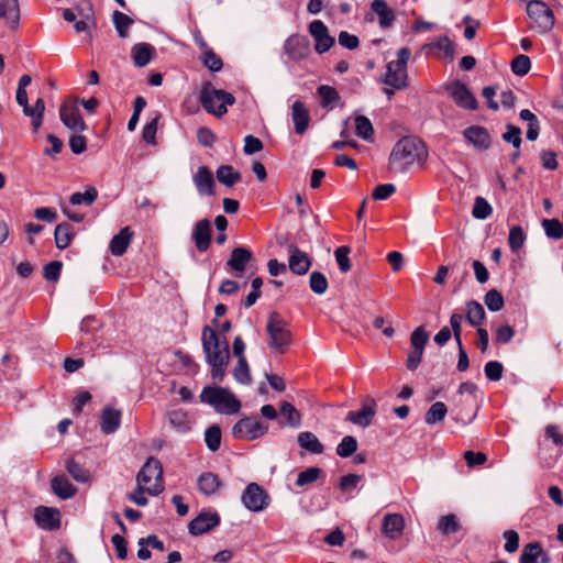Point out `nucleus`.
<instances>
[{
  "label": "nucleus",
  "mask_w": 563,
  "mask_h": 563,
  "mask_svg": "<svg viewBox=\"0 0 563 563\" xmlns=\"http://www.w3.org/2000/svg\"><path fill=\"white\" fill-rule=\"evenodd\" d=\"M428 157L424 143L417 137H402L394 146L389 156V169L406 173L415 163H423Z\"/></svg>",
  "instance_id": "2"
},
{
  "label": "nucleus",
  "mask_w": 563,
  "mask_h": 563,
  "mask_svg": "<svg viewBox=\"0 0 563 563\" xmlns=\"http://www.w3.org/2000/svg\"><path fill=\"white\" fill-rule=\"evenodd\" d=\"M504 366L498 361H489L484 366V373L487 379L497 382L503 377Z\"/></svg>",
  "instance_id": "56"
},
{
  "label": "nucleus",
  "mask_w": 563,
  "mask_h": 563,
  "mask_svg": "<svg viewBox=\"0 0 563 563\" xmlns=\"http://www.w3.org/2000/svg\"><path fill=\"white\" fill-rule=\"evenodd\" d=\"M467 320L470 321V323L473 327H478V329H477V334H478L477 345L482 352H485L488 346L489 336H488V332L485 329L481 328L482 321L484 319H467Z\"/></svg>",
  "instance_id": "58"
},
{
  "label": "nucleus",
  "mask_w": 563,
  "mask_h": 563,
  "mask_svg": "<svg viewBox=\"0 0 563 563\" xmlns=\"http://www.w3.org/2000/svg\"><path fill=\"white\" fill-rule=\"evenodd\" d=\"M300 448L307 450L311 454H321L324 451L323 444L319 441L317 435L310 431H303L297 438Z\"/></svg>",
  "instance_id": "32"
},
{
  "label": "nucleus",
  "mask_w": 563,
  "mask_h": 563,
  "mask_svg": "<svg viewBox=\"0 0 563 563\" xmlns=\"http://www.w3.org/2000/svg\"><path fill=\"white\" fill-rule=\"evenodd\" d=\"M493 212L492 206L482 197H477L474 201L472 214L475 219L484 220Z\"/></svg>",
  "instance_id": "49"
},
{
  "label": "nucleus",
  "mask_w": 563,
  "mask_h": 563,
  "mask_svg": "<svg viewBox=\"0 0 563 563\" xmlns=\"http://www.w3.org/2000/svg\"><path fill=\"white\" fill-rule=\"evenodd\" d=\"M55 244L59 250L66 249L74 239V229L68 222H63L56 225L55 232Z\"/></svg>",
  "instance_id": "33"
},
{
  "label": "nucleus",
  "mask_w": 563,
  "mask_h": 563,
  "mask_svg": "<svg viewBox=\"0 0 563 563\" xmlns=\"http://www.w3.org/2000/svg\"><path fill=\"white\" fill-rule=\"evenodd\" d=\"M526 241V234L520 225H514L509 230L508 245L512 253L519 254Z\"/></svg>",
  "instance_id": "39"
},
{
  "label": "nucleus",
  "mask_w": 563,
  "mask_h": 563,
  "mask_svg": "<svg viewBox=\"0 0 563 563\" xmlns=\"http://www.w3.org/2000/svg\"><path fill=\"white\" fill-rule=\"evenodd\" d=\"M350 252L351 249L349 246H340L334 252L336 263L342 273H347L351 269V263L349 258Z\"/></svg>",
  "instance_id": "57"
},
{
  "label": "nucleus",
  "mask_w": 563,
  "mask_h": 563,
  "mask_svg": "<svg viewBox=\"0 0 563 563\" xmlns=\"http://www.w3.org/2000/svg\"><path fill=\"white\" fill-rule=\"evenodd\" d=\"M155 48L148 43H137L132 48V58L137 67L146 66L151 59Z\"/></svg>",
  "instance_id": "31"
},
{
  "label": "nucleus",
  "mask_w": 563,
  "mask_h": 563,
  "mask_svg": "<svg viewBox=\"0 0 563 563\" xmlns=\"http://www.w3.org/2000/svg\"><path fill=\"white\" fill-rule=\"evenodd\" d=\"M371 9L378 15L379 26L382 29H388L393 25L395 21V14L385 0L372 1Z\"/></svg>",
  "instance_id": "28"
},
{
  "label": "nucleus",
  "mask_w": 563,
  "mask_h": 563,
  "mask_svg": "<svg viewBox=\"0 0 563 563\" xmlns=\"http://www.w3.org/2000/svg\"><path fill=\"white\" fill-rule=\"evenodd\" d=\"M199 398L221 415H234L241 409V401L228 388L205 386Z\"/></svg>",
  "instance_id": "3"
},
{
  "label": "nucleus",
  "mask_w": 563,
  "mask_h": 563,
  "mask_svg": "<svg viewBox=\"0 0 563 563\" xmlns=\"http://www.w3.org/2000/svg\"><path fill=\"white\" fill-rule=\"evenodd\" d=\"M309 33L314 40V49L319 54L328 52L335 43L329 34L327 25L321 20H314L309 24Z\"/></svg>",
  "instance_id": "13"
},
{
  "label": "nucleus",
  "mask_w": 563,
  "mask_h": 563,
  "mask_svg": "<svg viewBox=\"0 0 563 563\" xmlns=\"http://www.w3.org/2000/svg\"><path fill=\"white\" fill-rule=\"evenodd\" d=\"M211 223L208 219L198 221L192 231V240L199 252H206L211 243Z\"/></svg>",
  "instance_id": "21"
},
{
  "label": "nucleus",
  "mask_w": 563,
  "mask_h": 563,
  "mask_svg": "<svg viewBox=\"0 0 563 563\" xmlns=\"http://www.w3.org/2000/svg\"><path fill=\"white\" fill-rule=\"evenodd\" d=\"M203 65L211 71H220L223 67L222 59L212 49L203 52L202 58Z\"/></svg>",
  "instance_id": "55"
},
{
  "label": "nucleus",
  "mask_w": 563,
  "mask_h": 563,
  "mask_svg": "<svg viewBox=\"0 0 563 563\" xmlns=\"http://www.w3.org/2000/svg\"><path fill=\"white\" fill-rule=\"evenodd\" d=\"M287 251L289 269L296 275H305L311 266V258L294 243L287 246Z\"/></svg>",
  "instance_id": "18"
},
{
  "label": "nucleus",
  "mask_w": 563,
  "mask_h": 563,
  "mask_svg": "<svg viewBox=\"0 0 563 563\" xmlns=\"http://www.w3.org/2000/svg\"><path fill=\"white\" fill-rule=\"evenodd\" d=\"M241 498L243 505L254 512L262 511L269 505L268 494L256 483L249 484Z\"/></svg>",
  "instance_id": "10"
},
{
  "label": "nucleus",
  "mask_w": 563,
  "mask_h": 563,
  "mask_svg": "<svg viewBox=\"0 0 563 563\" xmlns=\"http://www.w3.org/2000/svg\"><path fill=\"white\" fill-rule=\"evenodd\" d=\"M321 474V468L311 466L297 475L296 485L302 487L307 484L316 482Z\"/></svg>",
  "instance_id": "53"
},
{
  "label": "nucleus",
  "mask_w": 563,
  "mask_h": 563,
  "mask_svg": "<svg viewBox=\"0 0 563 563\" xmlns=\"http://www.w3.org/2000/svg\"><path fill=\"white\" fill-rule=\"evenodd\" d=\"M0 19H7L12 30L20 26V5L18 0H0Z\"/></svg>",
  "instance_id": "24"
},
{
  "label": "nucleus",
  "mask_w": 563,
  "mask_h": 563,
  "mask_svg": "<svg viewBox=\"0 0 563 563\" xmlns=\"http://www.w3.org/2000/svg\"><path fill=\"white\" fill-rule=\"evenodd\" d=\"M217 179L225 185L227 187H232L234 184L241 180L242 175L240 172L234 170L230 165H221L218 167L216 172Z\"/></svg>",
  "instance_id": "35"
},
{
  "label": "nucleus",
  "mask_w": 563,
  "mask_h": 563,
  "mask_svg": "<svg viewBox=\"0 0 563 563\" xmlns=\"http://www.w3.org/2000/svg\"><path fill=\"white\" fill-rule=\"evenodd\" d=\"M339 44L350 51L358 47L360 40L356 35L351 34L346 31H341L338 36Z\"/></svg>",
  "instance_id": "60"
},
{
  "label": "nucleus",
  "mask_w": 563,
  "mask_h": 563,
  "mask_svg": "<svg viewBox=\"0 0 563 563\" xmlns=\"http://www.w3.org/2000/svg\"><path fill=\"white\" fill-rule=\"evenodd\" d=\"M357 450V441L352 435H345L336 446V454L341 457H349Z\"/></svg>",
  "instance_id": "48"
},
{
  "label": "nucleus",
  "mask_w": 563,
  "mask_h": 563,
  "mask_svg": "<svg viewBox=\"0 0 563 563\" xmlns=\"http://www.w3.org/2000/svg\"><path fill=\"white\" fill-rule=\"evenodd\" d=\"M205 442L211 452L219 450L221 445V429L219 426L213 424L206 430Z\"/></svg>",
  "instance_id": "45"
},
{
  "label": "nucleus",
  "mask_w": 563,
  "mask_h": 563,
  "mask_svg": "<svg viewBox=\"0 0 563 563\" xmlns=\"http://www.w3.org/2000/svg\"><path fill=\"white\" fill-rule=\"evenodd\" d=\"M430 47L440 51L442 53V58L449 62L454 59V44L446 35L438 37L433 43L430 44Z\"/></svg>",
  "instance_id": "37"
},
{
  "label": "nucleus",
  "mask_w": 563,
  "mask_h": 563,
  "mask_svg": "<svg viewBox=\"0 0 563 563\" xmlns=\"http://www.w3.org/2000/svg\"><path fill=\"white\" fill-rule=\"evenodd\" d=\"M448 409L444 402L437 401L434 402L424 416V421L429 426H433L440 421H442L446 416Z\"/></svg>",
  "instance_id": "40"
},
{
  "label": "nucleus",
  "mask_w": 563,
  "mask_h": 563,
  "mask_svg": "<svg viewBox=\"0 0 563 563\" xmlns=\"http://www.w3.org/2000/svg\"><path fill=\"white\" fill-rule=\"evenodd\" d=\"M310 288L314 294L322 295L328 289V280L324 274L312 272L310 275Z\"/></svg>",
  "instance_id": "54"
},
{
  "label": "nucleus",
  "mask_w": 563,
  "mask_h": 563,
  "mask_svg": "<svg viewBox=\"0 0 563 563\" xmlns=\"http://www.w3.org/2000/svg\"><path fill=\"white\" fill-rule=\"evenodd\" d=\"M122 412L110 406H106L100 416V429L104 434L114 433L121 424Z\"/></svg>",
  "instance_id": "22"
},
{
  "label": "nucleus",
  "mask_w": 563,
  "mask_h": 563,
  "mask_svg": "<svg viewBox=\"0 0 563 563\" xmlns=\"http://www.w3.org/2000/svg\"><path fill=\"white\" fill-rule=\"evenodd\" d=\"M354 121H355V134L365 141L372 140L373 134H374V129H373V124L369 121V119L366 118L365 115H356Z\"/></svg>",
  "instance_id": "41"
},
{
  "label": "nucleus",
  "mask_w": 563,
  "mask_h": 563,
  "mask_svg": "<svg viewBox=\"0 0 563 563\" xmlns=\"http://www.w3.org/2000/svg\"><path fill=\"white\" fill-rule=\"evenodd\" d=\"M252 260V252L243 246L235 247L231 252V256L227 262L233 271L242 273L246 268V264Z\"/></svg>",
  "instance_id": "27"
},
{
  "label": "nucleus",
  "mask_w": 563,
  "mask_h": 563,
  "mask_svg": "<svg viewBox=\"0 0 563 563\" xmlns=\"http://www.w3.org/2000/svg\"><path fill=\"white\" fill-rule=\"evenodd\" d=\"M262 148H263V143L258 137H255L253 135H246L244 137L243 151L246 155H252L254 153H257V152L262 151Z\"/></svg>",
  "instance_id": "64"
},
{
  "label": "nucleus",
  "mask_w": 563,
  "mask_h": 563,
  "mask_svg": "<svg viewBox=\"0 0 563 563\" xmlns=\"http://www.w3.org/2000/svg\"><path fill=\"white\" fill-rule=\"evenodd\" d=\"M202 347L207 363L211 366V378L221 383L230 360L229 343L206 325L202 330Z\"/></svg>",
  "instance_id": "1"
},
{
  "label": "nucleus",
  "mask_w": 563,
  "mask_h": 563,
  "mask_svg": "<svg viewBox=\"0 0 563 563\" xmlns=\"http://www.w3.org/2000/svg\"><path fill=\"white\" fill-rule=\"evenodd\" d=\"M279 412L286 418L285 424L291 428H298L300 426V413L290 402L283 401L279 406ZM280 424H284V422L280 421Z\"/></svg>",
  "instance_id": "36"
},
{
  "label": "nucleus",
  "mask_w": 563,
  "mask_h": 563,
  "mask_svg": "<svg viewBox=\"0 0 563 563\" xmlns=\"http://www.w3.org/2000/svg\"><path fill=\"white\" fill-rule=\"evenodd\" d=\"M268 432V424L257 417H244L232 428V435L239 440L253 441L263 438Z\"/></svg>",
  "instance_id": "9"
},
{
  "label": "nucleus",
  "mask_w": 563,
  "mask_h": 563,
  "mask_svg": "<svg viewBox=\"0 0 563 563\" xmlns=\"http://www.w3.org/2000/svg\"><path fill=\"white\" fill-rule=\"evenodd\" d=\"M167 419L169 426L179 433H185L190 429V421L188 419V415L184 410L178 409L169 411Z\"/></svg>",
  "instance_id": "34"
},
{
  "label": "nucleus",
  "mask_w": 563,
  "mask_h": 563,
  "mask_svg": "<svg viewBox=\"0 0 563 563\" xmlns=\"http://www.w3.org/2000/svg\"><path fill=\"white\" fill-rule=\"evenodd\" d=\"M199 492L205 496H211L219 492L221 482L217 474L211 472L202 473L198 478Z\"/></svg>",
  "instance_id": "29"
},
{
  "label": "nucleus",
  "mask_w": 563,
  "mask_h": 563,
  "mask_svg": "<svg viewBox=\"0 0 563 563\" xmlns=\"http://www.w3.org/2000/svg\"><path fill=\"white\" fill-rule=\"evenodd\" d=\"M97 198H98L97 189L95 187L89 186V187H87L85 192H74L70 196L69 201L74 206H78V205L90 206L96 201Z\"/></svg>",
  "instance_id": "42"
},
{
  "label": "nucleus",
  "mask_w": 563,
  "mask_h": 563,
  "mask_svg": "<svg viewBox=\"0 0 563 563\" xmlns=\"http://www.w3.org/2000/svg\"><path fill=\"white\" fill-rule=\"evenodd\" d=\"M464 139L478 151H486L490 146V137L483 126L472 125L463 131Z\"/></svg>",
  "instance_id": "20"
},
{
  "label": "nucleus",
  "mask_w": 563,
  "mask_h": 563,
  "mask_svg": "<svg viewBox=\"0 0 563 563\" xmlns=\"http://www.w3.org/2000/svg\"><path fill=\"white\" fill-rule=\"evenodd\" d=\"M62 271V263L58 261H53L46 264L43 268V274L45 279L49 282H56L59 278Z\"/></svg>",
  "instance_id": "62"
},
{
  "label": "nucleus",
  "mask_w": 563,
  "mask_h": 563,
  "mask_svg": "<svg viewBox=\"0 0 563 563\" xmlns=\"http://www.w3.org/2000/svg\"><path fill=\"white\" fill-rule=\"evenodd\" d=\"M284 52L294 62L305 59L310 54L309 40L303 35H290L284 43Z\"/></svg>",
  "instance_id": "12"
},
{
  "label": "nucleus",
  "mask_w": 563,
  "mask_h": 563,
  "mask_svg": "<svg viewBox=\"0 0 563 563\" xmlns=\"http://www.w3.org/2000/svg\"><path fill=\"white\" fill-rule=\"evenodd\" d=\"M199 101L202 108L216 117H222L228 112L227 107L235 102L232 93L217 89L210 81H206L200 90Z\"/></svg>",
  "instance_id": "4"
},
{
  "label": "nucleus",
  "mask_w": 563,
  "mask_h": 563,
  "mask_svg": "<svg viewBox=\"0 0 563 563\" xmlns=\"http://www.w3.org/2000/svg\"><path fill=\"white\" fill-rule=\"evenodd\" d=\"M429 341V332L423 327H418L410 336L411 347L415 350L424 351V346Z\"/></svg>",
  "instance_id": "51"
},
{
  "label": "nucleus",
  "mask_w": 563,
  "mask_h": 563,
  "mask_svg": "<svg viewBox=\"0 0 563 563\" xmlns=\"http://www.w3.org/2000/svg\"><path fill=\"white\" fill-rule=\"evenodd\" d=\"M51 486L54 494L60 499H69L77 492L76 487L64 475L52 478Z\"/></svg>",
  "instance_id": "30"
},
{
  "label": "nucleus",
  "mask_w": 563,
  "mask_h": 563,
  "mask_svg": "<svg viewBox=\"0 0 563 563\" xmlns=\"http://www.w3.org/2000/svg\"><path fill=\"white\" fill-rule=\"evenodd\" d=\"M530 563H550V556L539 543H530Z\"/></svg>",
  "instance_id": "59"
},
{
  "label": "nucleus",
  "mask_w": 563,
  "mask_h": 563,
  "mask_svg": "<svg viewBox=\"0 0 563 563\" xmlns=\"http://www.w3.org/2000/svg\"><path fill=\"white\" fill-rule=\"evenodd\" d=\"M66 470L76 482L86 483L89 479V473L74 459L67 460Z\"/></svg>",
  "instance_id": "47"
},
{
  "label": "nucleus",
  "mask_w": 563,
  "mask_h": 563,
  "mask_svg": "<svg viewBox=\"0 0 563 563\" xmlns=\"http://www.w3.org/2000/svg\"><path fill=\"white\" fill-rule=\"evenodd\" d=\"M554 23V13L545 2L530 0V30L534 29L544 34L553 29Z\"/></svg>",
  "instance_id": "8"
},
{
  "label": "nucleus",
  "mask_w": 563,
  "mask_h": 563,
  "mask_svg": "<svg viewBox=\"0 0 563 563\" xmlns=\"http://www.w3.org/2000/svg\"><path fill=\"white\" fill-rule=\"evenodd\" d=\"M220 523V517L216 511H202L188 525V531L192 536H201Z\"/></svg>",
  "instance_id": "15"
},
{
  "label": "nucleus",
  "mask_w": 563,
  "mask_h": 563,
  "mask_svg": "<svg viewBox=\"0 0 563 563\" xmlns=\"http://www.w3.org/2000/svg\"><path fill=\"white\" fill-rule=\"evenodd\" d=\"M438 529L443 534H453L459 531L460 525L457 523L456 517L450 514L440 518Z\"/></svg>",
  "instance_id": "50"
},
{
  "label": "nucleus",
  "mask_w": 563,
  "mask_h": 563,
  "mask_svg": "<svg viewBox=\"0 0 563 563\" xmlns=\"http://www.w3.org/2000/svg\"><path fill=\"white\" fill-rule=\"evenodd\" d=\"M233 377L242 385H250L252 383L250 367L245 357H240V360H238L233 369Z\"/></svg>",
  "instance_id": "43"
},
{
  "label": "nucleus",
  "mask_w": 563,
  "mask_h": 563,
  "mask_svg": "<svg viewBox=\"0 0 563 563\" xmlns=\"http://www.w3.org/2000/svg\"><path fill=\"white\" fill-rule=\"evenodd\" d=\"M484 302L492 312H497L504 307V297L498 290L492 289L486 292Z\"/></svg>",
  "instance_id": "52"
},
{
  "label": "nucleus",
  "mask_w": 563,
  "mask_h": 563,
  "mask_svg": "<svg viewBox=\"0 0 563 563\" xmlns=\"http://www.w3.org/2000/svg\"><path fill=\"white\" fill-rule=\"evenodd\" d=\"M541 165L544 169L554 170L558 168L556 153L551 150H543L540 153Z\"/></svg>",
  "instance_id": "61"
},
{
  "label": "nucleus",
  "mask_w": 563,
  "mask_h": 563,
  "mask_svg": "<svg viewBox=\"0 0 563 563\" xmlns=\"http://www.w3.org/2000/svg\"><path fill=\"white\" fill-rule=\"evenodd\" d=\"M542 227L550 239L560 240L563 238V225L559 219H543Z\"/></svg>",
  "instance_id": "46"
},
{
  "label": "nucleus",
  "mask_w": 563,
  "mask_h": 563,
  "mask_svg": "<svg viewBox=\"0 0 563 563\" xmlns=\"http://www.w3.org/2000/svg\"><path fill=\"white\" fill-rule=\"evenodd\" d=\"M192 181L199 195L214 196V179L209 167L200 166L192 176Z\"/></svg>",
  "instance_id": "19"
},
{
  "label": "nucleus",
  "mask_w": 563,
  "mask_h": 563,
  "mask_svg": "<svg viewBox=\"0 0 563 563\" xmlns=\"http://www.w3.org/2000/svg\"><path fill=\"white\" fill-rule=\"evenodd\" d=\"M158 119L159 115H155L143 129V140L148 144H155Z\"/></svg>",
  "instance_id": "63"
},
{
  "label": "nucleus",
  "mask_w": 563,
  "mask_h": 563,
  "mask_svg": "<svg viewBox=\"0 0 563 563\" xmlns=\"http://www.w3.org/2000/svg\"><path fill=\"white\" fill-rule=\"evenodd\" d=\"M377 411V402L372 397H366L362 401V407L357 411H350L346 420L362 428H367L372 424L373 419Z\"/></svg>",
  "instance_id": "11"
},
{
  "label": "nucleus",
  "mask_w": 563,
  "mask_h": 563,
  "mask_svg": "<svg viewBox=\"0 0 563 563\" xmlns=\"http://www.w3.org/2000/svg\"><path fill=\"white\" fill-rule=\"evenodd\" d=\"M291 119L297 134H303L309 125L310 115L305 104L296 100L291 107Z\"/></svg>",
  "instance_id": "26"
},
{
  "label": "nucleus",
  "mask_w": 563,
  "mask_h": 563,
  "mask_svg": "<svg viewBox=\"0 0 563 563\" xmlns=\"http://www.w3.org/2000/svg\"><path fill=\"white\" fill-rule=\"evenodd\" d=\"M34 519L44 530H56L60 527V512L56 508L38 506L34 511Z\"/></svg>",
  "instance_id": "16"
},
{
  "label": "nucleus",
  "mask_w": 563,
  "mask_h": 563,
  "mask_svg": "<svg viewBox=\"0 0 563 563\" xmlns=\"http://www.w3.org/2000/svg\"><path fill=\"white\" fill-rule=\"evenodd\" d=\"M317 92L321 98V106L323 108L332 109L333 104L340 99L338 90L328 85L319 86Z\"/></svg>",
  "instance_id": "38"
},
{
  "label": "nucleus",
  "mask_w": 563,
  "mask_h": 563,
  "mask_svg": "<svg viewBox=\"0 0 563 563\" xmlns=\"http://www.w3.org/2000/svg\"><path fill=\"white\" fill-rule=\"evenodd\" d=\"M112 20L118 35L125 38L128 36L129 27L133 24V20L125 13L117 10L112 14Z\"/></svg>",
  "instance_id": "44"
},
{
  "label": "nucleus",
  "mask_w": 563,
  "mask_h": 563,
  "mask_svg": "<svg viewBox=\"0 0 563 563\" xmlns=\"http://www.w3.org/2000/svg\"><path fill=\"white\" fill-rule=\"evenodd\" d=\"M411 52L408 47H401L397 53V59L390 60L386 66V73L382 78V82L396 90L407 88L408 73L407 64L410 59Z\"/></svg>",
  "instance_id": "6"
},
{
  "label": "nucleus",
  "mask_w": 563,
  "mask_h": 563,
  "mask_svg": "<svg viewBox=\"0 0 563 563\" xmlns=\"http://www.w3.org/2000/svg\"><path fill=\"white\" fill-rule=\"evenodd\" d=\"M405 529L404 517L399 514H388L384 517L382 523L383 533L390 540L398 539Z\"/></svg>",
  "instance_id": "23"
},
{
  "label": "nucleus",
  "mask_w": 563,
  "mask_h": 563,
  "mask_svg": "<svg viewBox=\"0 0 563 563\" xmlns=\"http://www.w3.org/2000/svg\"><path fill=\"white\" fill-rule=\"evenodd\" d=\"M448 91L455 101V103L467 110H475L477 108V101L468 88L456 80L448 87Z\"/></svg>",
  "instance_id": "17"
},
{
  "label": "nucleus",
  "mask_w": 563,
  "mask_h": 563,
  "mask_svg": "<svg viewBox=\"0 0 563 563\" xmlns=\"http://www.w3.org/2000/svg\"><path fill=\"white\" fill-rule=\"evenodd\" d=\"M136 482L141 490H146L152 496H157L164 490L163 466L153 456H150L136 475Z\"/></svg>",
  "instance_id": "5"
},
{
  "label": "nucleus",
  "mask_w": 563,
  "mask_h": 563,
  "mask_svg": "<svg viewBox=\"0 0 563 563\" xmlns=\"http://www.w3.org/2000/svg\"><path fill=\"white\" fill-rule=\"evenodd\" d=\"M266 331L268 346L279 354H284L291 344V333L284 319H269Z\"/></svg>",
  "instance_id": "7"
},
{
  "label": "nucleus",
  "mask_w": 563,
  "mask_h": 563,
  "mask_svg": "<svg viewBox=\"0 0 563 563\" xmlns=\"http://www.w3.org/2000/svg\"><path fill=\"white\" fill-rule=\"evenodd\" d=\"M133 238V232L130 227L122 228L118 234H115L109 244V250L112 255L121 256L125 253Z\"/></svg>",
  "instance_id": "25"
},
{
  "label": "nucleus",
  "mask_w": 563,
  "mask_h": 563,
  "mask_svg": "<svg viewBox=\"0 0 563 563\" xmlns=\"http://www.w3.org/2000/svg\"><path fill=\"white\" fill-rule=\"evenodd\" d=\"M59 118L63 124L75 133L82 132L87 129L75 102L63 103L59 109Z\"/></svg>",
  "instance_id": "14"
}]
</instances>
